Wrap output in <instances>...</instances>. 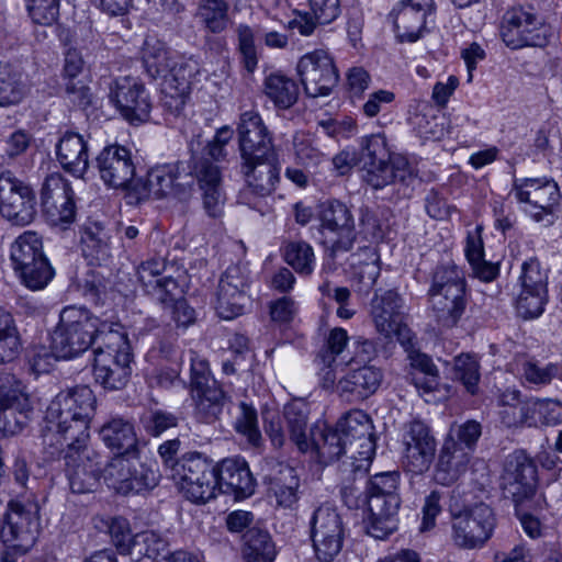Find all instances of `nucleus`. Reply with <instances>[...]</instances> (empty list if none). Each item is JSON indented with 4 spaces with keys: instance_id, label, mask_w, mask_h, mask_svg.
<instances>
[{
    "instance_id": "obj_1",
    "label": "nucleus",
    "mask_w": 562,
    "mask_h": 562,
    "mask_svg": "<svg viewBox=\"0 0 562 562\" xmlns=\"http://www.w3.org/2000/svg\"><path fill=\"white\" fill-rule=\"evenodd\" d=\"M95 406V395L86 385L60 392L50 401L46 409L42 438L45 446L54 449L52 454L61 450L65 441H89L90 422Z\"/></svg>"
},
{
    "instance_id": "obj_2",
    "label": "nucleus",
    "mask_w": 562,
    "mask_h": 562,
    "mask_svg": "<svg viewBox=\"0 0 562 562\" xmlns=\"http://www.w3.org/2000/svg\"><path fill=\"white\" fill-rule=\"evenodd\" d=\"M117 324L103 322L88 310L65 307L52 334V350L57 358L68 359L86 351L92 344L103 345L108 330L120 329Z\"/></svg>"
},
{
    "instance_id": "obj_3",
    "label": "nucleus",
    "mask_w": 562,
    "mask_h": 562,
    "mask_svg": "<svg viewBox=\"0 0 562 562\" xmlns=\"http://www.w3.org/2000/svg\"><path fill=\"white\" fill-rule=\"evenodd\" d=\"M105 334L103 345L94 350L93 375L105 390H121L132 373L130 342L122 327Z\"/></svg>"
},
{
    "instance_id": "obj_4",
    "label": "nucleus",
    "mask_w": 562,
    "mask_h": 562,
    "mask_svg": "<svg viewBox=\"0 0 562 562\" xmlns=\"http://www.w3.org/2000/svg\"><path fill=\"white\" fill-rule=\"evenodd\" d=\"M169 476L183 497L194 504H205L216 497V465L200 452L183 454L172 464Z\"/></svg>"
},
{
    "instance_id": "obj_5",
    "label": "nucleus",
    "mask_w": 562,
    "mask_h": 562,
    "mask_svg": "<svg viewBox=\"0 0 562 562\" xmlns=\"http://www.w3.org/2000/svg\"><path fill=\"white\" fill-rule=\"evenodd\" d=\"M437 322L445 327L457 325L465 311V282L456 266H440L434 271L428 290Z\"/></svg>"
},
{
    "instance_id": "obj_6",
    "label": "nucleus",
    "mask_w": 562,
    "mask_h": 562,
    "mask_svg": "<svg viewBox=\"0 0 562 562\" xmlns=\"http://www.w3.org/2000/svg\"><path fill=\"white\" fill-rule=\"evenodd\" d=\"M10 259L14 272L30 290H42L53 279L54 270L44 255L42 238L35 232H24L13 241Z\"/></svg>"
},
{
    "instance_id": "obj_7",
    "label": "nucleus",
    "mask_w": 562,
    "mask_h": 562,
    "mask_svg": "<svg viewBox=\"0 0 562 562\" xmlns=\"http://www.w3.org/2000/svg\"><path fill=\"white\" fill-rule=\"evenodd\" d=\"M451 512V539L463 550H479L493 537L497 518L493 508L485 503L467 505Z\"/></svg>"
},
{
    "instance_id": "obj_8",
    "label": "nucleus",
    "mask_w": 562,
    "mask_h": 562,
    "mask_svg": "<svg viewBox=\"0 0 562 562\" xmlns=\"http://www.w3.org/2000/svg\"><path fill=\"white\" fill-rule=\"evenodd\" d=\"M193 191V177L181 172L180 165L166 164L151 168L145 178L136 179L131 186V199L142 202L150 198L173 196L188 200Z\"/></svg>"
},
{
    "instance_id": "obj_9",
    "label": "nucleus",
    "mask_w": 562,
    "mask_h": 562,
    "mask_svg": "<svg viewBox=\"0 0 562 562\" xmlns=\"http://www.w3.org/2000/svg\"><path fill=\"white\" fill-rule=\"evenodd\" d=\"M510 193L532 221L544 225L554 223L561 193L553 180L546 178L515 179Z\"/></svg>"
},
{
    "instance_id": "obj_10",
    "label": "nucleus",
    "mask_w": 562,
    "mask_h": 562,
    "mask_svg": "<svg viewBox=\"0 0 562 562\" xmlns=\"http://www.w3.org/2000/svg\"><path fill=\"white\" fill-rule=\"evenodd\" d=\"M501 36L505 45L512 49L543 47L549 43L551 27L530 10L516 7L503 15Z\"/></svg>"
},
{
    "instance_id": "obj_11",
    "label": "nucleus",
    "mask_w": 562,
    "mask_h": 562,
    "mask_svg": "<svg viewBox=\"0 0 562 562\" xmlns=\"http://www.w3.org/2000/svg\"><path fill=\"white\" fill-rule=\"evenodd\" d=\"M0 538L8 549L25 554L36 542L40 532L38 506L35 503L11 502Z\"/></svg>"
},
{
    "instance_id": "obj_12",
    "label": "nucleus",
    "mask_w": 562,
    "mask_h": 562,
    "mask_svg": "<svg viewBox=\"0 0 562 562\" xmlns=\"http://www.w3.org/2000/svg\"><path fill=\"white\" fill-rule=\"evenodd\" d=\"M402 463L406 471L423 474L429 470L437 451L430 427L420 419L404 424L401 435Z\"/></svg>"
},
{
    "instance_id": "obj_13",
    "label": "nucleus",
    "mask_w": 562,
    "mask_h": 562,
    "mask_svg": "<svg viewBox=\"0 0 562 562\" xmlns=\"http://www.w3.org/2000/svg\"><path fill=\"white\" fill-rule=\"evenodd\" d=\"M65 472L74 493L92 492L100 479V454L88 442L65 441Z\"/></svg>"
},
{
    "instance_id": "obj_14",
    "label": "nucleus",
    "mask_w": 562,
    "mask_h": 562,
    "mask_svg": "<svg viewBox=\"0 0 562 562\" xmlns=\"http://www.w3.org/2000/svg\"><path fill=\"white\" fill-rule=\"evenodd\" d=\"M370 316L375 330L385 339L396 338L403 347L411 344L413 336L405 322L404 301L397 292L376 293L371 301Z\"/></svg>"
},
{
    "instance_id": "obj_15",
    "label": "nucleus",
    "mask_w": 562,
    "mask_h": 562,
    "mask_svg": "<svg viewBox=\"0 0 562 562\" xmlns=\"http://www.w3.org/2000/svg\"><path fill=\"white\" fill-rule=\"evenodd\" d=\"M311 538L316 557L333 562L342 549L345 528L337 509L328 504L317 507L310 521Z\"/></svg>"
},
{
    "instance_id": "obj_16",
    "label": "nucleus",
    "mask_w": 562,
    "mask_h": 562,
    "mask_svg": "<svg viewBox=\"0 0 562 562\" xmlns=\"http://www.w3.org/2000/svg\"><path fill=\"white\" fill-rule=\"evenodd\" d=\"M241 168L247 187L240 192L239 202L258 211L261 215L267 214V202L261 199L274 192L280 180V168L272 157L257 159L250 164L243 162Z\"/></svg>"
},
{
    "instance_id": "obj_17",
    "label": "nucleus",
    "mask_w": 562,
    "mask_h": 562,
    "mask_svg": "<svg viewBox=\"0 0 562 562\" xmlns=\"http://www.w3.org/2000/svg\"><path fill=\"white\" fill-rule=\"evenodd\" d=\"M342 437L347 440L350 459L356 469H367L375 453L373 424L370 416L361 409H352L344 415L336 424Z\"/></svg>"
},
{
    "instance_id": "obj_18",
    "label": "nucleus",
    "mask_w": 562,
    "mask_h": 562,
    "mask_svg": "<svg viewBox=\"0 0 562 562\" xmlns=\"http://www.w3.org/2000/svg\"><path fill=\"white\" fill-rule=\"evenodd\" d=\"M305 93L311 98L326 97L338 83V71L329 54L323 49L303 55L296 66Z\"/></svg>"
},
{
    "instance_id": "obj_19",
    "label": "nucleus",
    "mask_w": 562,
    "mask_h": 562,
    "mask_svg": "<svg viewBox=\"0 0 562 562\" xmlns=\"http://www.w3.org/2000/svg\"><path fill=\"white\" fill-rule=\"evenodd\" d=\"M249 272L246 267L234 265L220 279L216 292V312L223 319L244 314L250 300L247 295Z\"/></svg>"
},
{
    "instance_id": "obj_20",
    "label": "nucleus",
    "mask_w": 562,
    "mask_h": 562,
    "mask_svg": "<svg viewBox=\"0 0 562 562\" xmlns=\"http://www.w3.org/2000/svg\"><path fill=\"white\" fill-rule=\"evenodd\" d=\"M201 71L196 56L173 59L169 76L161 82L162 105L172 114H179L188 100L192 78Z\"/></svg>"
},
{
    "instance_id": "obj_21",
    "label": "nucleus",
    "mask_w": 562,
    "mask_h": 562,
    "mask_svg": "<svg viewBox=\"0 0 562 562\" xmlns=\"http://www.w3.org/2000/svg\"><path fill=\"white\" fill-rule=\"evenodd\" d=\"M536 480V465L524 451H515L506 458L502 475L503 493L516 506L532 497Z\"/></svg>"
},
{
    "instance_id": "obj_22",
    "label": "nucleus",
    "mask_w": 562,
    "mask_h": 562,
    "mask_svg": "<svg viewBox=\"0 0 562 562\" xmlns=\"http://www.w3.org/2000/svg\"><path fill=\"white\" fill-rule=\"evenodd\" d=\"M435 11L434 0H402L389 14L398 42L415 43L427 32V19Z\"/></svg>"
},
{
    "instance_id": "obj_23",
    "label": "nucleus",
    "mask_w": 562,
    "mask_h": 562,
    "mask_svg": "<svg viewBox=\"0 0 562 562\" xmlns=\"http://www.w3.org/2000/svg\"><path fill=\"white\" fill-rule=\"evenodd\" d=\"M101 180L114 189H126L131 199V186L135 179V164L130 149L114 144L104 147L95 158Z\"/></svg>"
},
{
    "instance_id": "obj_24",
    "label": "nucleus",
    "mask_w": 562,
    "mask_h": 562,
    "mask_svg": "<svg viewBox=\"0 0 562 562\" xmlns=\"http://www.w3.org/2000/svg\"><path fill=\"white\" fill-rule=\"evenodd\" d=\"M110 99L122 116L131 123L145 122L149 117L151 100L137 78L115 79L110 88Z\"/></svg>"
},
{
    "instance_id": "obj_25",
    "label": "nucleus",
    "mask_w": 562,
    "mask_h": 562,
    "mask_svg": "<svg viewBox=\"0 0 562 562\" xmlns=\"http://www.w3.org/2000/svg\"><path fill=\"white\" fill-rule=\"evenodd\" d=\"M237 132L243 162L250 164L273 156L272 138L258 112H244Z\"/></svg>"
},
{
    "instance_id": "obj_26",
    "label": "nucleus",
    "mask_w": 562,
    "mask_h": 562,
    "mask_svg": "<svg viewBox=\"0 0 562 562\" xmlns=\"http://www.w3.org/2000/svg\"><path fill=\"white\" fill-rule=\"evenodd\" d=\"M321 231L334 235L333 252L348 251L356 240L355 220L349 207L340 201L331 200L321 205L318 213Z\"/></svg>"
},
{
    "instance_id": "obj_27",
    "label": "nucleus",
    "mask_w": 562,
    "mask_h": 562,
    "mask_svg": "<svg viewBox=\"0 0 562 562\" xmlns=\"http://www.w3.org/2000/svg\"><path fill=\"white\" fill-rule=\"evenodd\" d=\"M216 480L217 491L232 494L235 499L249 497L255 492L256 482L244 459H224L216 465Z\"/></svg>"
},
{
    "instance_id": "obj_28",
    "label": "nucleus",
    "mask_w": 562,
    "mask_h": 562,
    "mask_svg": "<svg viewBox=\"0 0 562 562\" xmlns=\"http://www.w3.org/2000/svg\"><path fill=\"white\" fill-rule=\"evenodd\" d=\"M498 416L509 429L536 427L535 397H524L516 389H506L498 397Z\"/></svg>"
},
{
    "instance_id": "obj_29",
    "label": "nucleus",
    "mask_w": 562,
    "mask_h": 562,
    "mask_svg": "<svg viewBox=\"0 0 562 562\" xmlns=\"http://www.w3.org/2000/svg\"><path fill=\"white\" fill-rule=\"evenodd\" d=\"M165 271L166 265L159 259L147 260L137 268V278L143 289L159 302L175 300L183 294L178 280Z\"/></svg>"
},
{
    "instance_id": "obj_30",
    "label": "nucleus",
    "mask_w": 562,
    "mask_h": 562,
    "mask_svg": "<svg viewBox=\"0 0 562 562\" xmlns=\"http://www.w3.org/2000/svg\"><path fill=\"white\" fill-rule=\"evenodd\" d=\"M383 379L374 366L351 368L337 382V392L348 401H361L375 393Z\"/></svg>"
},
{
    "instance_id": "obj_31",
    "label": "nucleus",
    "mask_w": 562,
    "mask_h": 562,
    "mask_svg": "<svg viewBox=\"0 0 562 562\" xmlns=\"http://www.w3.org/2000/svg\"><path fill=\"white\" fill-rule=\"evenodd\" d=\"M472 454L453 438H446L435 468L434 479L441 485L456 482L468 469Z\"/></svg>"
},
{
    "instance_id": "obj_32",
    "label": "nucleus",
    "mask_w": 562,
    "mask_h": 562,
    "mask_svg": "<svg viewBox=\"0 0 562 562\" xmlns=\"http://www.w3.org/2000/svg\"><path fill=\"white\" fill-rule=\"evenodd\" d=\"M310 11H294V18L288 21L289 29L297 30L303 36H310L318 25L334 22L340 14L339 0H307Z\"/></svg>"
},
{
    "instance_id": "obj_33",
    "label": "nucleus",
    "mask_w": 562,
    "mask_h": 562,
    "mask_svg": "<svg viewBox=\"0 0 562 562\" xmlns=\"http://www.w3.org/2000/svg\"><path fill=\"white\" fill-rule=\"evenodd\" d=\"M391 155L387 148L384 134H372L362 138L360 164L363 171V180L371 187L384 183L379 173L390 160Z\"/></svg>"
},
{
    "instance_id": "obj_34",
    "label": "nucleus",
    "mask_w": 562,
    "mask_h": 562,
    "mask_svg": "<svg viewBox=\"0 0 562 562\" xmlns=\"http://www.w3.org/2000/svg\"><path fill=\"white\" fill-rule=\"evenodd\" d=\"M398 481L397 472H382L373 475L366 487L368 509L375 513H381L383 507L398 510L401 504L397 493Z\"/></svg>"
},
{
    "instance_id": "obj_35",
    "label": "nucleus",
    "mask_w": 562,
    "mask_h": 562,
    "mask_svg": "<svg viewBox=\"0 0 562 562\" xmlns=\"http://www.w3.org/2000/svg\"><path fill=\"white\" fill-rule=\"evenodd\" d=\"M196 179L200 189L203 191L204 207L211 216H216L223 204V194L221 190V171L216 165L209 159H200L194 162L192 172H189Z\"/></svg>"
},
{
    "instance_id": "obj_36",
    "label": "nucleus",
    "mask_w": 562,
    "mask_h": 562,
    "mask_svg": "<svg viewBox=\"0 0 562 562\" xmlns=\"http://www.w3.org/2000/svg\"><path fill=\"white\" fill-rule=\"evenodd\" d=\"M56 155L61 167L76 177H82L89 167L87 142L78 133H65L56 146Z\"/></svg>"
},
{
    "instance_id": "obj_37",
    "label": "nucleus",
    "mask_w": 562,
    "mask_h": 562,
    "mask_svg": "<svg viewBox=\"0 0 562 562\" xmlns=\"http://www.w3.org/2000/svg\"><path fill=\"white\" fill-rule=\"evenodd\" d=\"M193 18L206 34L224 33L232 23L229 3L225 0H199Z\"/></svg>"
},
{
    "instance_id": "obj_38",
    "label": "nucleus",
    "mask_w": 562,
    "mask_h": 562,
    "mask_svg": "<svg viewBox=\"0 0 562 562\" xmlns=\"http://www.w3.org/2000/svg\"><path fill=\"white\" fill-rule=\"evenodd\" d=\"M104 445L117 454L137 451L134 426L122 417H113L100 429Z\"/></svg>"
},
{
    "instance_id": "obj_39",
    "label": "nucleus",
    "mask_w": 562,
    "mask_h": 562,
    "mask_svg": "<svg viewBox=\"0 0 562 562\" xmlns=\"http://www.w3.org/2000/svg\"><path fill=\"white\" fill-rule=\"evenodd\" d=\"M80 239L82 254L90 263L101 265L111 257L110 234L101 223H86Z\"/></svg>"
},
{
    "instance_id": "obj_40",
    "label": "nucleus",
    "mask_w": 562,
    "mask_h": 562,
    "mask_svg": "<svg viewBox=\"0 0 562 562\" xmlns=\"http://www.w3.org/2000/svg\"><path fill=\"white\" fill-rule=\"evenodd\" d=\"M263 93L280 110L293 106L300 95L297 82L281 71L268 74L263 80Z\"/></svg>"
},
{
    "instance_id": "obj_41",
    "label": "nucleus",
    "mask_w": 562,
    "mask_h": 562,
    "mask_svg": "<svg viewBox=\"0 0 562 562\" xmlns=\"http://www.w3.org/2000/svg\"><path fill=\"white\" fill-rule=\"evenodd\" d=\"M195 393V414L204 423H213L218 419L229 397L216 381L202 387L193 389Z\"/></svg>"
},
{
    "instance_id": "obj_42",
    "label": "nucleus",
    "mask_w": 562,
    "mask_h": 562,
    "mask_svg": "<svg viewBox=\"0 0 562 562\" xmlns=\"http://www.w3.org/2000/svg\"><path fill=\"white\" fill-rule=\"evenodd\" d=\"M133 463L137 465V451L116 454L102 470L108 486L121 494H130L131 488H139V483L134 486L126 484L134 470Z\"/></svg>"
},
{
    "instance_id": "obj_43",
    "label": "nucleus",
    "mask_w": 562,
    "mask_h": 562,
    "mask_svg": "<svg viewBox=\"0 0 562 562\" xmlns=\"http://www.w3.org/2000/svg\"><path fill=\"white\" fill-rule=\"evenodd\" d=\"M243 554L246 562H273L277 550L269 532L254 527L244 535Z\"/></svg>"
},
{
    "instance_id": "obj_44",
    "label": "nucleus",
    "mask_w": 562,
    "mask_h": 562,
    "mask_svg": "<svg viewBox=\"0 0 562 562\" xmlns=\"http://www.w3.org/2000/svg\"><path fill=\"white\" fill-rule=\"evenodd\" d=\"M72 198L74 192L69 182L59 173L46 177L41 190L42 206L46 215L57 216V205L68 203Z\"/></svg>"
},
{
    "instance_id": "obj_45",
    "label": "nucleus",
    "mask_w": 562,
    "mask_h": 562,
    "mask_svg": "<svg viewBox=\"0 0 562 562\" xmlns=\"http://www.w3.org/2000/svg\"><path fill=\"white\" fill-rule=\"evenodd\" d=\"M313 445L324 463L334 462L344 454H350L349 445L337 426L325 427L318 436L314 435Z\"/></svg>"
},
{
    "instance_id": "obj_46",
    "label": "nucleus",
    "mask_w": 562,
    "mask_h": 562,
    "mask_svg": "<svg viewBox=\"0 0 562 562\" xmlns=\"http://www.w3.org/2000/svg\"><path fill=\"white\" fill-rule=\"evenodd\" d=\"M25 91L22 71L11 64L0 63V106L18 104Z\"/></svg>"
},
{
    "instance_id": "obj_47",
    "label": "nucleus",
    "mask_w": 562,
    "mask_h": 562,
    "mask_svg": "<svg viewBox=\"0 0 562 562\" xmlns=\"http://www.w3.org/2000/svg\"><path fill=\"white\" fill-rule=\"evenodd\" d=\"M0 213L15 225L24 226L32 223L36 215L32 189L29 187L18 191L16 196L0 206Z\"/></svg>"
},
{
    "instance_id": "obj_48",
    "label": "nucleus",
    "mask_w": 562,
    "mask_h": 562,
    "mask_svg": "<svg viewBox=\"0 0 562 562\" xmlns=\"http://www.w3.org/2000/svg\"><path fill=\"white\" fill-rule=\"evenodd\" d=\"M173 59L164 43L159 41H147L145 43L143 55L144 66L146 72L153 79L161 78L162 81L166 80L172 67Z\"/></svg>"
},
{
    "instance_id": "obj_49",
    "label": "nucleus",
    "mask_w": 562,
    "mask_h": 562,
    "mask_svg": "<svg viewBox=\"0 0 562 562\" xmlns=\"http://www.w3.org/2000/svg\"><path fill=\"white\" fill-rule=\"evenodd\" d=\"M473 274L484 282H490L498 274V267L484 259V247L479 234H470L464 248Z\"/></svg>"
},
{
    "instance_id": "obj_50",
    "label": "nucleus",
    "mask_w": 562,
    "mask_h": 562,
    "mask_svg": "<svg viewBox=\"0 0 562 562\" xmlns=\"http://www.w3.org/2000/svg\"><path fill=\"white\" fill-rule=\"evenodd\" d=\"M284 261L300 276H311L315 267L313 247L304 240H292L282 249Z\"/></svg>"
},
{
    "instance_id": "obj_51",
    "label": "nucleus",
    "mask_w": 562,
    "mask_h": 562,
    "mask_svg": "<svg viewBox=\"0 0 562 562\" xmlns=\"http://www.w3.org/2000/svg\"><path fill=\"white\" fill-rule=\"evenodd\" d=\"M283 414L290 439L301 451H306L308 449V440L306 436L307 415L305 405L303 403H290L285 405Z\"/></svg>"
},
{
    "instance_id": "obj_52",
    "label": "nucleus",
    "mask_w": 562,
    "mask_h": 562,
    "mask_svg": "<svg viewBox=\"0 0 562 562\" xmlns=\"http://www.w3.org/2000/svg\"><path fill=\"white\" fill-rule=\"evenodd\" d=\"M20 350V340L12 315L0 307V363L12 361Z\"/></svg>"
},
{
    "instance_id": "obj_53",
    "label": "nucleus",
    "mask_w": 562,
    "mask_h": 562,
    "mask_svg": "<svg viewBox=\"0 0 562 562\" xmlns=\"http://www.w3.org/2000/svg\"><path fill=\"white\" fill-rule=\"evenodd\" d=\"M522 379L533 385H548L553 379L562 380V364L530 359L521 364Z\"/></svg>"
},
{
    "instance_id": "obj_54",
    "label": "nucleus",
    "mask_w": 562,
    "mask_h": 562,
    "mask_svg": "<svg viewBox=\"0 0 562 562\" xmlns=\"http://www.w3.org/2000/svg\"><path fill=\"white\" fill-rule=\"evenodd\" d=\"M378 176L379 178H383L384 183L372 187L376 190L395 182L407 186L417 175L415 168L405 156L393 155Z\"/></svg>"
},
{
    "instance_id": "obj_55",
    "label": "nucleus",
    "mask_w": 562,
    "mask_h": 562,
    "mask_svg": "<svg viewBox=\"0 0 562 562\" xmlns=\"http://www.w3.org/2000/svg\"><path fill=\"white\" fill-rule=\"evenodd\" d=\"M299 486L300 480L295 470L291 467L282 468L273 486L278 505L291 508L299 499Z\"/></svg>"
},
{
    "instance_id": "obj_56",
    "label": "nucleus",
    "mask_w": 562,
    "mask_h": 562,
    "mask_svg": "<svg viewBox=\"0 0 562 562\" xmlns=\"http://www.w3.org/2000/svg\"><path fill=\"white\" fill-rule=\"evenodd\" d=\"M238 408L239 414L236 416L234 422L236 432L245 437L248 443L252 447H259L261 445L262 437L258 427L256 408L246 402H240Z\"/></svg>"
},
{
    "instance_id": "obj_57",
    "label": "nucleus",
    "mask_w": 562,
    "mask_h": 562,
    "mask_svg": "<svg viewBox=\"0 0 562 562\" xmlns=\"http://www.w3.org/2000/svg\"><path fill=\"white\" fill-rule=\"evenodd\" d=\"M60 0H25L27 15L34 24L53 25L59 16Z\"/></svg>"
},
{
    "instance_id": "obj_58",
    "label": "nucleus",
    "mask_w": 562,
    "mask_h": 562,
    "mask_svg": "<svg viewBox=\"0 0 562 562\" xmlns=\"http://www.w3.org/2000/svg\"><path fill=\"white\" fill-rule=\"evenodd\" d=\"M548 300V290H526L521 289L516 302L518 314L528 319L539 317Z\"/></svg>"
},
{
    "instance_id": "obj_59",
    "label": "nucleus",
    "mask_w": 562,
    "mask_h": 562,
    "mask_svg": "<svg viewBox=\"0 0 562 562\" xmlns=\"http://www.w3.org/2000/svg\"><path fill=\"white\" fill-rule=\"evenodd\" d=\"M370 517L367 525V532L369 536L384 540L392 535L397 528L396 514L397 510H391L383 507L381 513L369 510Z\"/></svg>"
},
{
    "instance_id": "obj_60",
    "label": "nucleus",
    "mask_w": 562,
    "mask_h": 562,
    "mask_svg": "<svg viewBox=\"0 0 562 562\" xmlns=\"http://www.w3.org/2000/svg\"><path fill=\"white\" fill-rule=\"evenodd\" d=\"M454 378L464 385L470 394H475L480 381L477 360L470 355H462L454 359Z\"/></svg>"
},
{
    "instance_id": "obj_61",
    "label": "nucleus",
    "mask_w": 562,
    "mask_h": 562,
    "mask_svg": "<svg viewBox=\"0 0 562 562\" xmlns=\"http://www.w3.org/2000/svg\"><path fill=\"white\" fill-rule=\"evenodd\" d=\"M293 147L295 157L302 165L316 166L324 158L316 139L308 134L297 133L293 138Z\"/></svg>"
},
{
    "instance_id": "obj_62",
    "label": "nucleus",
    "mask_w": 562,
    "mask_h": 562,
    "mask_svg": "<svg viewBox=\"0 0 562 562\" xmlns=\"http://www.w3.org/2000/svg\"><path fill=\"white\" fill-rule=\"evenodd\" d=\"M349 342V336L346 329L341 327L333 328L328 337L326 339V352L324 355V362H327L330 367L331 363H336V358H341V363L351 364L355 359L350 357L347 359L346 356H342L345 349L347 348Z\"/></svg>"
},
{
    "instance_id": "obj_63",
    "label": "nucleus",
    "mask_w": 562,
    "mask_h": 562,
    "mask_svg": "<svg viewBox=\"0 0 562 562\" xmlns=\"http://www.w3.org/2000/svg\"><path fill=\"white\" fill-rule=\"evenodd\" d=\"M166 549V542L155 531L148 530L133 538L132 554H139L155 561Z\"/></svg>"
},
{
    "instance_id": "obj_64",
    "label": "nucleus",
    "mask_w": 562,
    "mask_h": 562,
    "mask_svg": "<svg viewBox=\"0 0 562 562\" xmlns=\"http://www.w3.org/2000/svg\"><path fill=\"white\" fill-rule=\"evenodd\" d=\"M236 32L243 64L248 72H252L258 65L254 31L246 24H239Z\"/></svg>"
}]
</instances>
